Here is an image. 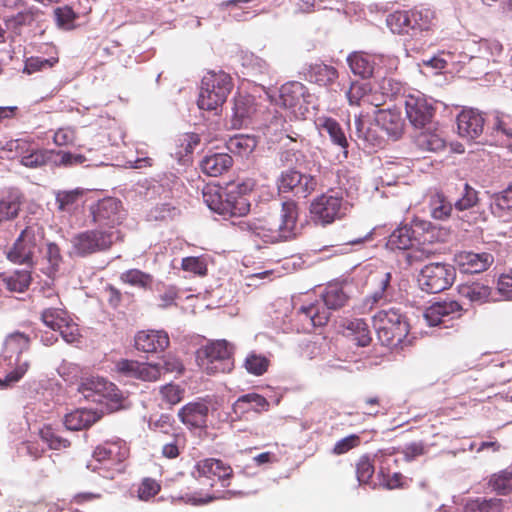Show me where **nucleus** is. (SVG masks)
<instances>
[{
	"instance_id": "obj_1",
	"label": "nucleus",
	"mask_w": 512,
	"mask_h": 512,
	"mask_svg": "<svg viewBox=\"0 0 512 512\" xmlns=\"http://www.w3.org/2000/svg\"><path fill=\"white\" fill-rule=\"evenodd\" d=\"M298 217V205L287 200L282 202L279 218L241 221L239 225L241 230L256 235L266 243L275 244L292 240L301 233Z\"/></svg>"
},
{
	"instance_id": "obj_2",
	"label": "nucleus",
	"mask_w": 512,
	"mask_h": 512,
	"mask_svg": "<svg viewBox=\"0 0 512 512\" xmlns=\"http://www.w3.org/2000/svg\"><path fill=\"white\" fill-rule=\"evenodd\" d=\"M30 339L21 332L9 334L4 341L0 362L6 369V375L0 377V389H7L17 384L31 367L28 355Z\"/></svg>"
},
{
	"instance_id": "obj_3",
	"label": "nucleus",
	"mask_w": 512,
	"mask_h": 512,
	"mask_svg": "<svg viewBox=\"0 0 512 512\" xmlns=\"http://www.w3.org/2000/svg\"><path fill=\"white\" fill-rule=\"evenodd\" d=\"M386 24L394 34L419 39L431 32L436 25L435 12L425 7L395 11L387 16Z\"/></svg>"
},
{
	"instance_id": "obj_4",
	"label": "nucleus",
	"mask_w": 512,
	"mask_h": 512,
	"mask_svg": "<svg viewBox=\"0 0 512 512\" xmlns=\"http://www.w3.org/2000/svg\"><path fill=\"white\" fill-rule=\"evenodd\" d=\"M128 456L129 448L125 441L121 439L106 441L96 447L93 460L87 464V468L97 472L103 478L113 479L123 472V462Z\"/></svg>"
},
{
	"instance_id": "obj_5",
	"label": "nucleus",
	"mask_w": 512,
	"mask_h": 512,
	"mask_svg": "<svg viewBox=\"0 0 512 512\" xmlns=\"http://www.w3.org/2000/svg\"><path fill=\"white\" fill-rule=\"evenodd\" d=\"M348 301V295L343 287L329 285L322 295V299L309 305H303L299 309L300 320L309 322L313 327L325 325L330 317V310L343 307Z\"/></svg>"
},
{
	"instance_id": "obj_6",
	"label": "nucleus",
	"mask_w": 512,
	"mask_h": 512,
	"mask_svg": "<svg viewBox=\"0 0 512 512\" xmlns=\"http://www.w3.org/2000/svg\"><path fill=\"white\" fill-rule=\"evenodd\" d=\"M233 84L229 74L223 71L207 72L201 81L197 105L201 110L213 111L227 100Z\"/></svg>"
},
{
	"instance_id": "obj_7",
	"label": "nucleus",
	"mask_w": 512,
	"mask_h": 512,
	"mask_svg": "<svg viewBox=\"0 0 512 512\" xmlns=\"http://www.w3.org/2000/svg\"><path fill=\"white\" fill-rule=\"evenodd\" d=\"M202 196L207 207L224 219L245 216L250 211L251 204L248 198L237 195L233 191L223 194L216 186H206Z\"/></svg>"
},
{
	"instance_id": "obj_8",
	"label": "nucleus",
	"mask_w": 512,
	"mask_h": 512,
	"mask_svg": "<svg viewBox=\"0 0 512 512\" xmlns=\"http://www.w3.org/2000/svg\"><path fill=\"white\" fill-rule=\"evenodd\" d=\"M378 339L385 346H398L409 332V325L396 308L382 309L373 316Z\"/></svg>"
},
{
	"instance_id": "obj_9",
	"label": "nucleus",
	"mask_w": 512,
	"mask_h": 512,
	"mask_svg": "<svg viewBox=\"0 0 512 512\" xmlns=\"http://www.w3.org/2000/svg\"><path fill=\"white\" fill-rule=\"evenodd\" d=\"M349 202L341 190H330L316 197L310 204V214L314 223L326 226L344 217Z\"/></svg>"
},
{
	"instance_id": "obj_10",
	"label": "nucleus",
	"mask_w": 512,
	"mask_h": 512,
	"mask_svg": "<svg viewBox=\"0 0 512 512\" xmlns=\"http://www.w3.org/2000/svg\"><path fill=\"white\" fill-rule=\"evenodd\" d=\"M121 239L119 230L93 229L77 233L71 238V255L85 257L107 250Z\"/></svg>"
},
{
	"instance_id": "obj_11",
	"label": "nucleus",
	"mask_w": 512,
	"mask_h": 512,
	"mask_svg": "<svg viewBox=\"0 0 512 512\" xmlns=\"http://www.w3.org/2000/svg\"><path fill=\"white\" fill-rule=\"evenodd\" d=\"M232 346L217 340L197 352V363L207 374L227 373L233 368Z\"/></svg>"
},
{
	"instance_id": "obj_12",
	"label": "nucleus",
	"mask_w": 512,
	"mask_h": 512,
	"mask_svg": "<svg viewBox=\"0 0 512 512\" xmlns=\"http://www.w3.org/2000/svg\"><path fill=\"white\" fill-rule=\"evenodd\" d=\"M455 277L454 266L437 262L425 265L420 270L417 281L421 290L435 294L449 288Z\"/></svg>"
},
{
	"instance_id": "obj_13",
	"label": "nucleus",
	"mask_w": 512,
	"mask_h": 512,
	"mask_svg": "<svg viewBox=\"0 0 512 512\" xmlns=\"http://www.w3.org/2000/svg\"><path fill=\"white\" fill-rule=\"evenodd\" d=\"M313 102V95L298 81L283 84L279 90L277 104L288 110L294 118H304Z\"/></svg>"
},
{
	"instance_id": "obj_14",
	"label": "nucleus",
	"mask_w": 512,
	"mask_h": 512,
	"mask_svg": "<svg viewBox=\"0 0 512 512\" xmlns=\"http://www.w3.org/2000/svg\"><path fill=\"white\" fill-rule=\"evenodd\" d=\"M286 121L281 115H275L270 120V122L266 125L267 133H277L278 131H283L285 134L281 136L280 141L283 142V146L286 147L279 156V160L283 165L296 167L301 166L304 161L303 153L296 148L297 137L298 134L288 133L287 128L285 127Z\"/></svg>"
},
{
	"instance_id": "obj_15",
	"label": "nucleus",
	"mask_w": 512,
	"mask_h": 512,
	"mask_svg": "<svg viewBox=\"0 0 512 512\" xmlns=\"http://www.w3.org/2000/svg\"><path fill=\"white\" fill-rule=\"evenodd\" d=\"M9 150L15 157L20 158V164L31 169L41 168L45 165L52 166L53 150L37 148L26 139L10 140Z\"/></svg>"
},
{
	"instance_id": "obj_16",
	"label": "nucleus",
	"mask_w": 512,
	"mask_h": 512,
	"mask_svg": "<svg viewBox=\"0 0 512 512\" xmlns=\"http://www.w3.org/2000/svg\"><path fill=\"white\" fill-rule=\"evenodd\" d=\"M90 213L93 222L106 230H116L125 218V211L121 201L113 197H107L99 200L90 206Z\"/></svg>"
},
{
	"instance_id": "obj_17",
	"label": "nucleus",
	"mask_w": 512,
	"mask_h": 512,
	"mask_svg": "<svg viewBox=\"0 0 512 512\" xmlns=\"http://www.w3.org/2000/svg\"><path fill=\"white\" fill-rule=\"evenodd\" d=\"M279 193H292L298 198H306L317 187V180L309 174H302L295 169L283 171L277 179Z\"/></svg>"
},
{
	"instance_id": "obj_18",
	"label": "nucleus",
	"mask_w": 512,
	"mask_h": 512,
	"mask_svg": "<svg viewBox=\"0 0 512 512\" xmlns=\"http://www.w3.org/2000/svg\"><path fill=\"white\" fill-rule=\"evenodd\" d=\"M78 390L86 399L97 403H102L105 399L114 403L122 400V393L116 385L103 377L85 378Z\"/></svg>"
},
{
	"instance_id": "obj_19",
	"label": "nucleus",
	"mask_w": 512,
	"mask_h": 512,
	"mask_svg": "<svg viewBox=\"0 0 512 512\" xmlns=\"http://www.w3.org/2000/svg\"><path fill=\"white\" fill-rule=\"evenodd\" d=\"M40 240L33 227L25 228L8 251L7 258L16 264L31 266L34 255L39 250Z\"/></svg>"
},
{
	"instance_id": "obj_20",
	"label": "nucleus",
	"mask_w": 512,
	"mask_h": 512,
	"mask_svg": "<svg viewBox=\"0 0 512 512\" xmlns=\"http://www.w3.org/2000/svg\"><path fill=\"white\" fill-rule=\"evenodd\" d=\"M406 115L410 123L416 128H425L433 123V103L424 95H409L405 100Z\"/></svg>"
},
{
	"instance_id": "obj_21",
	"label": "nucleus",
	"mask_w": 512,
	"mask_h": 512,
	"mask_svg": "<svg viewBox=\"0 0 512 512\" xmlns=\"http://www.w3.org/2000/svg\"><path fill=\"white\" fill-rule=\"evenodd\" d=\"M462 307L457 301L436 302L425 309L423 317L428 326L444 325L461 316Z\"/></svg>"
},
{
	"instance_id": "obj_22",
	"label": "nucleus",
	"mask_w": 512,
	"mask_h": 512,
	"mask_svg": "<svg viewBox=\"0 0 512 512\" xmlns=\"http://www.w3.org/2000/svg\"><path fill=\"white\" fill-rule=\"evenodd\" d=\"M118 374L127 378H135L143 381H156L161 371L157 364L140 363L135 360L122 359L115 365Z\"/></svg>"
},
{
	"instance_id": "obj_23",
	"label": "nucleus",
	"mask_w": 512,
	"mask_h": 512,
	"mask_svg": "<svg viewBox=\"0 0 512 512\" xmlns=\"http://www.w3.org/2000/svg\"><path fill=\"white\" fill-rule=\"evenodd\" d=\"M454 261L461 273L478 274L486 271L492 265L494 257L486 252L462 251L455 254Z\"/></svg>"
},
{
	"instance_id": "obj_24",
	"label": "nucleus",
	"mask_w": 512,
	"mask_h": 512,
	"mask_svg": "<svg viewBox=\"0 0 512 512\" xmlns=\"http://www.w3.org/2000/svg\"><path fill=\"white\" fill-rule=\"evenodd\" d=\"M383 58L364 52H353L347 57L348 65L353 74L363 79L380 74V63Z\"/></svg>"
},
{
	"instance_id": "obj_25",
	"label": "nucleus",
	"mask_w": 512,
	"mask_h": 512,
	"mask_svg": "<svg viewBox=\"0 0 512 512\" xmlns=\"http://www.w3.org/2000/svg\"><path fill=\"white\" fill-rule=\"evenodd\" d=\"M232 473L233 470L230 466L225 465L221 460L213 458L198 461L192 472L195 478L205 477L212 479L216 477L223 487L229 485L228 481Z\"/></svg>"
},
{
	"instance_id": "obj_26",
	"label": "nucleus",
	"mask_w": 512,
	"mask_h": 512,
	"mask_svg": "<svg viewBox=\"0 0 512 512\" xmlns=\"http://www.w3.org/2000/svg\"><path fill=\"white\" fill-rule=\"evenodd\" d=\"M375 126L380 127V130L392 140H397L403 133L404 120L397 109L376 110Z\"/></svg>"
},
{
	"instance_id": "obj_27",
	"label": "nucleus",
	"mask_w": 512,
	"mask_h": 512,
	"mask_svg": "<svg viewBox=\"0 0 512 512\" xmlns=\"http://www.w3.org/2000/svg\"><path fill=\"white\" fill-rule=\"evenodd\" d=\"M484 128V118L475 109H463L457 117V129L462 138L473 140L478 138Z\"/></svg>"
},
{
	"instance_id": "obj_28",
	"label": "nucleus",
	"mask_w": 512,
	"mask_h": 512,
	"mask_svg": "<svg viewBox=\"0 0 512 512\" xmlns=\"http://www.w3.org/2000/svg\"><path fill=\"white\" fill-rule=\"evenodd\" d=\"M316 125L322 134L327 133L331 142L340 148L337 155L338 161L346 160L348 157V141L340 124L332 118L319 117L316 120Z\"/></svg>"
},
{
	"instance_id": "obj_29",
	"label": "nucleus",
	"mask_w": 512,
	"mask_h": 512,
	"mask_svg": "<svg viewBox=\"0 0 512 512\" xmlns=\"http://www.w3.org/2000/svg\"><path fill=\"white\" fill-rule=\"evenodd\" d=\"M169 345V336L163 330L140 331L135 336V347L146 353H157Z\"/></svg>"
},
{
	"instance_id": "obj_30",
	"label": "nucleus",
	"mask_w": 512,
	"mask_h": 512,
	"mask_svg": "<svg viewBox=\"0 0 512 512\" xmlns=\"http://www.w3.org/2000/svg\"><path fill=\"white\" fill-rule=\"evenodd\" d=\"M208 412L205 402H190L179 410L178 417L190 429H203L207 424Z\"/></svg>"
},
{
	"instance_id": "obj_31",
	"label": "nucleus",
	"mask_w": 512,
	"mask_h": 512,
	"mask_svg": "<svg viewBox=\"0 0 512 512\" xmlns=\"http://www.w3.org/2000/svg\"><path fill=\"white\" fill-rule=\"evenodd\" d=\"M355 134L359 140L371 148L382 147L385 143L384 132L374 122H367L363 112L355 115Z\"/></svg>"
},
{
	"instance_id": "obj_32",
	"label": "nucleus",
	"mask_w": 512,
	"mask_h": 512,
	"mask_svg": "<svg viewBox=\"0 0 512 512\" xmlns=\"http://www.w3.org/2000/svg\"><path fill=\"white\" fill-rule=\"evenodd\" d=\"M257 112L255 98L251 95H239L235 98L232 125L235 128L247 126Z\"/></svg>"
},
{
	"instance_id": "obj_33",
	"label": "nucleus",
	"mask_w": 512,
	"mask_h": 512,
	"mask_svg": "<svg viewBox=\"0 0 512 512\" xmlns=\"http://www.w3.org/2000/svg\"><path fill=\"white\" fill-rule=\"evenodd\" d=\"M233 164L232 157L227 153L206 155L200 162L202 172L211 177H218L228 171Z\"/></svg>"
},
{
	"instance_id": "obj_34",
	"label": "nucleus",
	"mask_w": 512,
	"mask_h": 512,
	"mask_svg": "<svg viewBox=\"0 0 512 512\" xmlns=\"http://www.w3.org/2000/svg\"><path fill=\"white\" fill-rule=\"evenodd\" d=\"M419 129L421 131L416 135L415 142L420 149L436 152L445 147L443 135L434 128V123Z\"/></svg>"
},
{
	"instance_id": "obj_35",
	"label": "nucleus",
	"mask_w": 512,
	"mask_h": 512,
	"mask_svg": "<svg viewBox=\"0 0 512 512\" xmlns=\"http://www.w3.org/2000/svg\"><path fill=\"white\" fill-rule=\"evenodd\" d=\"M99 419V415L90 409H77L64 417V425L68 430L86 429Z\"/></svg>"
},
{
	"instance_id": "obj_36",
	"label": "nucleus",
	"mask_w": 512,
	"mask_h": 512,
	"mask_svg": "<svg viewBox=\"0 0 512 512\" xmlns=\"http://www.w3.org/2000/svg\"><path fill=\"white\" fill-rule=\"evenodd\" d=\"M269 402L257 393H248L240 396L233 404V412L241 416L251 410L260 412L268 410Z\"/></svg>"
},
{
	"instance_id": "obj_37",
	"label": "nucleus",
	"mask_w": 512,
	"mask_h": 512,
	"mask_svg": "<svg viewBox=\"0 0 512 512\" xmlns=\"http://www.w3.org/2000/svg\"><path fill=\"white\" fill-rule=\"evenodd\" d=\"M305 77L308 81L314 82L320 86H327L335 82L338 78L337 70L323 63H314L306 69Z\"/></svg>"
},
{
	"instance_id": "obj_38",
	"label": "nucleus",
	"mask_w": 512,
	"mask_h": 512,
	"mask_svg": "<svg viewBox=\"0 0 512 512\" xmlns=\"http://www.w3.org/2000/svg\"><path fill=\"white\" fill-rule=\"evenodd\" d=\"M418 244V240L414 235L413 229L404 225L395 229L389 236L387 247L391 250H407Z\"/></svg>"
},
{
	"instance_id": "obj_39",
	"label": "nucleus",
	"mask_w": 512,
	"mask_h": 512,
	"mask_svg": "<svg viewBox=\"0 0 512 512\" xmlns=\"http://www.w3.org/2000/svg\"><path fill=\"white\" fill-rule=\"evenodd\" d=\"M63 262L61 250L57 244L49 242L43 251L41 271L48 277L53 278L59 272Z\"/></svg>"
},
{
	"instance_id": "obj_40",
	"label": "nucleus",
	"mask_w": 512,
	"mask_h": 512,
	"mask_svg": "<svg viewBox=\"0 0 512 512\" xmlns=\"http://www.w3.org/2000/svg\"><path fill=\"white\" fill-rule=\"evenodd\" d=\"M428 197L431 217L435 220H447L453 211L452 203L442 192L439 191L430 192Z\"/></svg>"
},
{
	"instance_id": "obj_41",
	"label": "nucleus",
	"mask_w": 512,
	"mask_h": 512,
	"mask_svg": "<svg viewBox=\"0 0 512 512\" xmlns=\"http://www.w3.org/2000/svg\"><path fill=\"white\" fill-rule=\"evenodd\" d=\"M31 282L30 271L26 269L15 270L9 274H0V284L4 285L11 292L25 291Z\"/></svg>"
},
{
	"instance_id": "obj_42",
	"label": "nucleus",
	"mask_w": 512,
	"mask_h": 512,
	"mask_svg": "<svg viewBox=\"0 0 512 512\" xmlns=\"http://www.w3.org/2000/svg\"><path fill=\"white\" fill-rule=\"evenodd\" d=\"M257 146V140L254 136L246 134H237L229 138L226 147L230 153L241 157L249 156Z\"/></svg>"
},
{
	"instance_id": "obj_43",
	"label": "nucleus",
	"mask_w": 512,
	"mask_h": 512,
	"mask_svg": "<svg viewBox=\"0 0 512 512\" xmlns=\"http://www.w3.org/2000/svg\"><path fill=\"white\" fill-rule=\"evenodd\" d=\"M345 330L347 336L352 337L358 346L365 347L371 341L368 324L363 319L348 320Z\"/></svg>"
},
{
	"instance_id": "obj_44",
	"label": "nucleus",
	"mask_w": 512,
	"mask_h": 512,
	"mask_svg": "<svg viewBox=\"0 0 512 512\" xmlns=\"http://www.w3.org/2000/svg\"><path fill=\"white\" fill-rule=\"evenodd\" d=\"M346 97L351 106H377L378 103H374L372 96L368 93V87L365 84L359 82H353L350 85L349 90L346 92Z\"/></svg>"
},
{
	"instance_id": "obj_45",
	"label": "nucleus",
	"mask_w": 512,
	"mask_h": 512,
	"mask_svg": "<svg viewBox=\"0 0 512 512\" xmlns=\"http://www.w3.org/2000/svg\"><path fill=\"white\" fill-rule=\"evenodd\" d=\"M461 297L468 299L471 303L482 304L490 296V288L481 283L463 284L459 286Z\"/></svg>"
},
{
	"instance_id": "obj_46",
	"label": "nucleus",
	"mask_w": 512,
	"mask_h": 512,
	"mask_svg": "<svg viewBox=\"0 0 512 512\" xmlns=\"http://www.w3.org/2000/svg\"><path fill=\"white\" fill-rule=\"evenodd\" d=\"M120 280L133 287L151 289L153 276L139 269H129L120 275Z\"/></svg>"
},
{
	"instance_id": "obj_47",
	"label": "nucleus",
	"mask_w": 512,
	"mask_h": 512,
	"mask_svg": "<svg viewBox=\"0 0 512 512\" xmlns=\"http://www.w3.org/2000/svg\"><path fill=\"white\" fill-rule=\"evenodd\" d=\"M269 365V359L265 355L258 354L255 351H250L243 362L245 370L254 376L263 375L268 370Z\"/></svg>"
},
{
	"instance_id": "obj_48",
	"label": "nucleus",
	"mask_w": 512,
	"mask_h": 512,
	"mask_svg": "<svg viewBox=\"0 0 512 512\" xmlns=\"http://www.w3.org/2000/svg\"><path fill=\"white\" fill-rule=\"evenodd\" d=\"M490 209L499 218H503L506 211L512 210V183L504 191L493 196Z\"/></svg>"
},
{
	"instance_id": "obj_49",
	"label": "nucleus",
	"mask_w": 512,
	"mask_h": 512,
	"mask_svg": "<svg viewBox=\"0 0 512 512\" xmlns=\"http://www.w3.org/2000/svg\"><path fill=\"white\" fill-rule=\"evenodd\" d=\"M242 66L246 70V74L250 76L261 77L269 73L268 63L253 53H246L242 56Z\"/></svg>"
},
{
	"instance_id": "obj_50",
	"label": "nucleus",
	"mask_w": 512,
	"mask_h": 512,
	"mask_svg": "<svg viewBox=\"0 0 512 512\" xmlns=\"http://www.w3.org/2000/svg\"><path fill=\"white\" fill-rule=\"evenodd\" d=\"M492 134L497 141L510 148V144H512V121L498 116L495 117L492 126Z\"/></svg>"
},
{
	"instance_id": "obj_51",
	"label": "nucleus",
	"mask_w": 512,
	"mask_h": 512,
	"mask_svg": "<svg viewBox=\"0 0 512 512\" xmlns=\"http://www.w3.org/2000/svg\"><path fill=\"white\" fill-rule=\"evenodd\" d=\"M86 162V157L82 154H75L63 150H53L52 166L74 167Z\"/></svg>"
},
{
	"instance_id": "obj_52",
	"label": "nucleus",
	"mask_w": 512,
	"mask_h": 512,
	"mask_svg": "<svg viewBox=\"0 0 512 512\" xmlns=\"http://www.w3.org/2000/svg\"><path fill=\"white\" fill-rule=\"evenodd\" d=\"M58 63L57 56H50L48 58L41 56H31L25 60L23 71L27 74H33L52 68Z\"/></svg>"
},
{
	"instance_id": "obj_53",
	"label": "nucleus",
	"mask_w": 512,
	"mask_h": 512,
	"mask_svg": "<svg viewBox=\"0 0 512 512\" xmlns=\"http://www.w3.org/2000/svg\"><path fill=\"white\" fill-rule=\"evenodd\" d=\"M82 194L83 191L80 189L58 191L56 193V204L58 209L64 212H72L75 209L76 202Z\"/></svg>"
},
{
	"instance_id": "obj_54",
	"label": "nucleus",
	"mask_w": 512,
	"mask_h": 512,
	"mask_svg": "<svg viewBox=\"0 0 512 512\" xmlns=\"http://www.w3.org/2000/svg\"><path fill=\"white\" fill-rule=\"evenodd\" d=\"M20 199L16 194H10L0 201V222L10 220L18 215Z\"/></svg>"
},
{
	"instance_id": "obj_55",
	"label": "nucleus",
	"mask_w": 512,
	"mask_h": 512,
	"mask_svg": "<svg viewBox=\"0 0 512 512\" xmlns=\"http://www.w3.org/2000/svg\"><path fill=\"white\" fill-rule=\"evenodd\" d=\"M69 319L68 313L59 308H48L42 313L43 323L51 330L56 331Z\"/></svg>"
},
{
	"instance_id": "obj_56",
	"label": "nucleus",
	"mask_w": 512,
	"mask_h": 512,
	"mask_svg": "<svg viewBox=\"0 0 512 512\" xmlns=\"http://www.w3.org/2000/svg\"><path fill=\"white\" fill-rule=\"evenodd\" d=\"M502 45L498 40H481L478 43V50L480 55L478 58L489 60L490 58L495 61L502 53Z\"/></svg>"
},
{
	"instance_id": "obj_57",
	"label": "nucleus",
	"mask_w": 512,
	"mask_h": 512,
	"mask_svg": "<svg viewBox=\"0 0 512 512\" xmlns=\"http://www.w3.org/2000/svg\"><path fill=\"white\" fill-rule=\"evenodd\" d=\"M478 202V193L468 183L464 184L462 197L455 201L454 207L458 211L468 210Z\"/></svg>"
},
{
	"instance_id": "obj_58",
	"label": "nucleus",
	"mask_w": 512,
	"mask_h": 512,
	"mask_svg": "<svg viewBox=\"0 0 512 512\" xmlns=\"http://www.w3.org/2000/svg\"><path fill=\"white\" fill-rule=\"evenodd\" d=\"M491 487L499 494L512 491V471H503L495 475L490 481Z\"/></svg>"
},
{
	"instance_id": "obj_59",
	"label": "nucleus",
	"mask_w": 512,
	"mask_h": 512,
	"mask_svg": "<svg viewBox=\"0 0 512 512\" xmlns=\"http://www.w3.org/2000/svg\"><path fill=\"white\" fill-rule=\"evenodd\" d=\"M374 474V465L368 456H362L356 466V475L360 484H366Z\"/></svg>"
},
{
	"instance_id": "obj_60",
	"label": "nucleus",
	"mask_w": 512,
	"mask_h": 512,
	"mask_svg": "<svg viewBox=\"0 0 512 512\" xmlns=\"http://www.w3.org/2000/svg\"><path fill=\"white\" fill-rule=\"evenodd\" d=\"M160 484L152 479L145 478L138 488V498L142 501H148L160 491Z\"/></svg>"
},
{
	"instance_id": "obj_61",
	"label": "nucleus",
	"mask_w": 512,
	"mask_h": 512,
	"mask_svg": "<svg viewBox=\"0 0 512 512\" xmlns=\"http://www.w3.org/2000/svg\"><path fill=\"white\" fill-rule=\"evenodd\" d=\"M181 267L183 270L203 276L207 273V266L201 257H186L182 259Z\"/></svg>"
},
{
	"instance_id": "obj_62",
	"label": "nucleus",
	"mask_w": 512,
	"mask_h": 512,
	"mask_svg": "<svg viewBox=\"0 0 512 512\" xmlns=\"http://www.w3.org/2000/svg\"><path fill=\"white\" fill-rule=\"evenodd\" d=\"M160 393L167 404L175 405L181 401L184 390H182L178 385L166 384L161 387Z\"/></svg>"
},
{
	"instance_id": "obj_63",
	"label": "nucleus",
	"mask_w": 512,
	"mask_h": 512,
	"mask_svg": "<svg viewBox=\"0 0 512 512\" xmlns=\"http://www.w3.org/2000/svg\"><path fill=\"white\" fill-rule=\"evenodd\" d=\"M56 331L62 336L67 343H74L78 340L79 329L75 323L69 318Z\"/></svg>"
},
{
	"instance_id": "obj_64",
	"label": "nucleus",
	"mask_w": 512,
	"mask_h": 512,
	"mask_svg": "<svg viewBox=\"0 0 512 512\" xmlns=\"http://www.w3.org/2000/svg\"><path fill=\"white\" fill-rule=\"evenodd\" d=\"M499 293L507 300L512 299V269L509 273L502 274L497 283Z\"/></svg>"
}]
</instances>
